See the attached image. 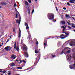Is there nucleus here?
Returning a JSON list of instances; mask_svg holds the SVG:
<instances>
[{
	"mask_svg": "<svg viewBox=\"0 0 75 75\" xmlns=\"http://www.w3.org/2000/svg\"><path fill=\"white\" fill-rule=\"evenodd\" d=\"M21 48L22 51L24 52L25 57H26V58H28V55L27 52H26L27 51V48L26 45L25 44H23L21 45Z\"/></svg>",
	"mask_w": 75,
	"mask_h": 75,
	"instance_id": "1",
	"label": "nucleus"
},
{
	"mask_svg": "<svg viewBox=\"0 0 75 75\" xmlns=\"http://www.w3.org/2000/svg\"><path fill=\"white\" fill-rule=\"evenodd\" d=\"M68 44L71 47L75 46V40L74 39H71L69 40Z\"/></svg>",
	"mask_w": 75,
	"mask_h": 75,
	"instance_id": "2",
	"label": "nucleus"
},
{
	"mask_svg": "<svg viewBox=\"0 0 75 75\" xmlns=\"http://www.w3.org/2000/svg\"><path fill=\"white\" fill-rule=\"evenodd\" d=\"M47 18L49 20H52L54 18V14L51 13H48L47 15Z\"/></svg>",
	"mask_w": 75,
	"mask_h": 75,
	"instance_id": "3",
	"label": "nucleus"
},
{
	"mask_svg": "<svg viewBox=\"0 0 75 75\" xmlns=\"http://www.w3.org/2000/svg\"><path fill=\"white\" fill-rule=\"evenodd\" d=\"M40 55H39L36 58V60L35 61V62H34V67L35 66L38 64V61H39V60H40Z\"/></svg>",
	"mask_w": 75,
	"mask_h": 75,
	"instance_id": "4",
	"label": "nucleus"
},
{
	"mask_svg": "<svg viewBox=\"0 0 75 75\" xmlns=\"http://www.w3.org/2000/svg\"><path fill=\"white\" fill-rule=\"evenodd\" d=\"M64 52H66L68 54H69L70 52H71V49L68 48V47H65L64 48Z\"/></svg>",
	"mask_w": 75,
	"mask_h": 75,
	"instance_id": "5",
	"label": "nucleus"
},
{
	"mask_svg": "<svg viewBox=\"0 0 75 75\" xmlns=\"http://www.w3.org/2000/svg\"><path fill=\"white\" fill-rule=\"evenodd\" d=\"M18 16L19 17V20H18L17 19L16 20V23H18L19 24H20V23L21 22V16H20V13H19V12H18Z\"/></svg>",
	"mask_w": 75,
	"mask_h": 75,
	"instance_id": "6",
	"label": "nucleus"
},
{
	"mask_svg": "<svg viewBox=\"0 0 75 75\" xmlns=\"http://www.w3.org/2000/svg\"><path fill=\"white\" fill-rule=\"evenodd\" d=\"M28 39H29V42H30V43H33V41L32 40V39H31V35L30 34H29L28 36Z\"/></svg>",
	"mask_w": 75,
	"mask_h": 75,
	"instance_id": "7",
	"label": "nucleus"
},
{
	"mask_svg": "<svg viewBox=\"0 0 75 75\" xmlns=\"http://www.w3.org/2000/svg\"><path fill=\"white\" fill-rule=\"evenodd\" d=\"M14 49H16V51H18H18H19V48H18V47H16V42H15L14 43Z\"/></svg>",
	"mask_w": 75,
	"mask_h": 75,
	"instance_id": "8",
	"label": "nucleus"
},
{
	"mask_svg": "<svg viewBox=\"0 0 75 75\" xmlns=\"http://www.w3.org/2000/svg\"><path fill=\"white\" fill-rule=\"evenodd\" d=\"M69 68L70 69H75V63L72 65H69Z\"/></svg>",
	"mask_w": 75,
	"mask_h": 75,
	"instance_id": "9",
	"label": "nucleus"
},
{
	"mask_svg": "<svg viewBox=\"0 0 75 75\" xmlns=\"http://www.w3.org/2000/svg\"><path fill=\"white\" fill-rule=\"evenodd\" d=\"M67 60H71V59L72 57H71V55H69L67 56Z\"/></svg>",
	"mask_w": 75,
	"mask_h": 75,
	"instance_id": "10",
	"label": "nucleus"
},
{
	"mask_svg": "<svg viewBox=\"0 0 75 75\" xmlns=\"http://www.w3.org/2000/svg\"><path fill=\"white\" fill-rule=\"evenodd\" d=\"M73 51L74 52V53L72 55V57L74 58L75 59V48L73 49Z\"/></svg>",
	"mask_w": 75,
	"mask_h": 75,
	"instance_id": "11",
	"label": "nucleus"
},
{
	"mask_svg": "<svg viewBox=\"0 0 75 75\" xmlns=\"http://www.w3.org/2000/svg\"><path fill=\"white\" fill-rule=\"evenodd\" d=\"M11 58V59L13 60V59H16V56L14 55V54L12 55Z\"/></svg>",
	"mask_w": 75,
	"mask_h": 75,
	"instance_id": "12",
	"label": "nucleus"
},
{
	"mask_svg": "<svg viewBox=\"0 0 75 75\" xmlns=\"http://www.w3.org/2000/svg\"><path fill=\"white\" fill-rule=\"evenodd\" d=\"M18 35L19 38H20V37H21V30L20 29H19V31L18 33Z\"/></svg>",
	"mask_w": 75,
	"mask_h": 75,
	"instance_id": "13",
	"label": "nucleus"
},
{
	"mask_svg": "<svg viewBox=\"0 0 75 75\" xmlns=\"http://www.w3.org/2000/svg\"><path fill=\"white\" fill-rule=\"evenodd\" d=\"M25 26H27L26 28V29H28L29 28V27H28V25L27 24V23H25Z\"/></svg>",
	"mask_w": 75,
	"mask_h": 75,
	"instance_id": "14",
	"label": "nucleus"
},
{
	"mask_svg": "<svg viewBox=\"0 0 75 75\" xmlns=\"http://www.w3.org/2000/svg\"><path fill=\"white\" fill-rule=\"evenodd\" d=\"M10 65H11L12 67H15V66L16 65V64H15L14 63H11Z\"/></svg>",
	"mask_w": 75,
	"mask_h": 75,
	"instance_id": "15",
	"label": "nucleus"
},
{
	"mask_svg": "<svg viewBox=\"0 0 75 75\" xmlns=\"http://www.w3.org/2000/svg\"><path fill=\"white\" fill-rule=\"evenodd\" d=\"M60 23L61 24H62V25H65V22L63 21H61Z\"/></svg>",
	"mask_w": 75,
	"mask_h": 75,
	"instance_id": "16",
	"label": "nucleus"
},
{
	"mask_svg": "<svg viewBox=\"0 0 75 75\" xmlns=\"http://www.w3.org/2000/svg\"><path fill=\"white\" fill-rule=\"evenodd\" d=\"M65 52L64 49V50L62 51V52L60 53V55H62V54H64Z\"/></svg>",
	"mask_w": 75,
	"mask_h": 75,
	"instance_id": "17",
	"label": "nucleus"
},
{
	"mask_svg": "<svg viewBox=\"0 0 75 75\" xmlns=\"http://www.w3.org/2000/svg\"><path fill=\"white\" fill-rule=\"evenodd\" d=\"M65 17H67V18H71V17H70V16H69V15H68V14H66L65 15Z\"/></svg>",
	"mask_w": 75,
	"mask_h": 75,
	"instance_id": "18",
	"label": "nucleus"
},
{
	"mask_svg": "<svg viewBox=\"0 0 75 75\" xmlns=\"http://www.w3.org/2000/svg\"><path fill=\"white\" fill-rule=\"evenodd\" d=\"M47 43V41L46 40H45L44 41V45H46V44Z\"/></svg>",
	"mask_w": 75,
	"mask_h": 75,
	"instance_id": "19",
	"label": "nucleus"
},
{
	"mask_svg": "<svg viewBox=\"0 0 75 75\" xmlns=\"http://www.w3.org/2000/svg\"><path fill=\"white\" fill-rule=\"evenodd\" d=\"M68 37V36L66 35L64 37H60V38H61V39H64V38H66V37Z\"/></svg>",
	"mask_w": 75,
	"mask_h": 75,
	"instance_id": "20",
	"label": "nucleus"
},
{
	"mask_svg": "<svg viewBox=\"0 0 75 75\" xmlns=\"http://www.w3.org/2000/svg\"><path fill=\"white\" fill-rule=\"evenodd\" d=\"M8 50V47H6L4 49V50Z\"/></svg>",
	"mask_w": 75,
	"mask_h": 75,
	"instance_id": "21",
	"label": "nucleus"
},
{
	"mask_svg": "<svg viewBox=\"0 0 75 75\" xmlns=\"http://www.w3.org/2000/svg\"><path fill=\"white\" fill-rule=\"evenodd\" d=\"M25 4L26 6H28L29 5V4H28V2H27V1H26L25 2Z\"/></svg>",
	"mask_w": 75,
	"mask_h": 75,
	"instance_id": "22",
	"label": "nucleus"
},
{
	"mask_svg": "<svg viewBox=\"0 0 75 75\" xmlns=\"http://www.w3.org/2000/svg\"><path fill=\"white\" fill-rule=\"evenodd\" d=\"M1 5H6V3L4 2H2L1 3Z\"/></svg>",
	"mask_w": 75,
	"mask_h": 75,
	"instance_id": "23",
	"label": "nucleus"
},
{
	"mask_svg": "<svg viewBox=\"0 0 75 75\" xmlns=\"http://www.w3.org/2000/svg\"><path fill=\"white\" fill-rule=\"evenodd\" d=\"M35 52L36 54H38V49H36L35 50Z\"/></svg>",
	"mask_w": 75,
	"mask_h": 75,
	"instance_id": "24",
	"label": "nucleus"
},
{
	"mask_svg": "<svg viewBox=\"0 0 75 75\" xmlns=\"http://www.w3.org/2000/svg\"><path fill=\"white\" fill-rule=\"evenodd\" d=\"M31 69V67H29L27 69H25V70H23V71H26V70H28L29 69Z\"/></svg>",
	"mask_w": 75,
	"mask_h": 75,
	"instance_id": "25",
	"label": "nucleus"
},
{
	"mask_svg": "<svg viewBox=\"0 0 75 75\" xmlns=\"http://www.w3.org/2000/svg\"><path fill=\"white\" fill-rule=\"evenodd\" d=\"M60 36H55L54 37V38H57V39H59V38H58V37H60Z\"/></svg>",
	"mask_w": 75,
	"mask_h": 75,
	"instance_id": "26",
	"label": "nucleus"
},
{
	"mask_svg": "<svg viewBox=\"0 0 75 75\" xmlns=\"http://www.w3.org/2000/svg\"><path fill=\"white\" fill-rule=\"evenodd\" d=\"M11 49V47H9L8 49V50L9 51H10Z\"/></svg>",
	"mask_w": 75,
	"mask_h": 75,
	"instance_id": "27",
	"label": "nucleus"
},
{
	"mask_svg": "<svg viewBox=\"0 0 75 75\" xmlns=\"http://www.w3.org/2000/svg\"><path fill=\"white\" fill-rule=\"evenodd\" d=\"M16 68L17 69H23V68L19 67H17Z\"/></svg>",
	"mask_w": 75,
	"mask_h": 75,
	"instance_id": "28",
	"label": "nucleus"
},
{
	"mask_svg": "<svg viewBox=\"0 0 75 75\" xmlns=\"http://www.w3.org/2000/svg\"><path fill=\"white\" fill-rule=\"evenodd\" d=\"M65 29H63V31H62V33H67L66 32H64V31H65Z\"/></svg>",
	"mask_w": 75,
	"mask_h": 75,
	"instance_id": "29",
	"label": "nucleus"
},
{
	"mask_svg": "<svg viewBox=\"0 0 75 75\" xmlns=\"http://www.w3.org/2000/svg\"><path fill=\"white\" fill-rule=\"evenodd\" d=\"M67 4L68 6H71V4H70L69 2L67 3Z\"/></svg>",
	"mask_w": 75,
	"mask_h": 75,
	"instance_id": "30",
	"label": "nucleus"
},
{
	"mask_svg": "<svg viewBox=\"0 0 75 75\" xmlns=\"http://www.w3.org/2000/svg\"><path fill=\"white\" fill-rule=\"evenodd\" d=\"M65 36V35L62 34L60 35V37H64Z\"/></svg>",
	"mask_w": 75,
	"mask_h": 75,
	"instance_id": "31",
	"label": "nucleus"
},
{
	"mask_svg": "<svg viewBox=\"0 0 75 75\" xmlns=\"http://www.w3.org/2000/svg\"><path fill=\"white\" fill-rule=\"evenodd\" d=\"M8 75H11V72L10 71L9 73H8Z\"/></svg>",
	"mask_w": 75,
	"mask_h": 75,
	"instance_id": "32",
	"label": "nucleus"
},
{
	"mask_svg": "<svg viewBox=\"0 0 75 75\" xmlns=\"http://www.w3.org/2000/svg\"><path fill=\"white\" fill-rule=\"evenodd\" d=\"M57 45L58 46H59L60 45H61V44H60V42H58L57 43Z\"/></svg>",
	"mask_w": 75,
	"mask_h": 75,
	"instance_id": "33",
	"label": "nucleus"
},
{
	"mask_svg": "<svg viewBox=\"0 0 75 75\" xmlns=\"http://www.w3.org/2000/svg\"><path fill=\"white\" fill-rule=\"evenodd\" d=\"M18 17V14H16V18H17Z\"/></svg>",
	"mask_w": 75,
	"mask_h": 75,
	"instance_id": "34",
	"label": "nucleus"
},
{
	"mask_svg": "<svg viewBox=\"0 0 75 75\" xmlns=\"http://www.w3.org/2000/svg\"><path fill=\"white\" fill-rule=\"evenodd\" d=\"M67 23L68 24V25H71V23H69V22H67Z\"/></svg>",
	"mask_w": 75,
	"mask_h": 75,
	"instance_id": "35",
	"label": "nucleus"
},
{
	"mask_svg": "<svg viewBox=\"0 0 75 75\" xmlns=\"http://www.w3.org/2000/svg\"><path fill=\"white\" fill-rule=\"evenodd\" d=\"M51 55H52V58H54V57H55V55H52V54H51Z\"/></svg>",
	"mask_w": 75,
	"mask_h": 75,
	"instance_id": "36",
	"label": "nucleus"
},
{
	"mask_svg": "<svg viewBox=\"0 0 75 75\" xmlns=\"http://www.w3.org/2000/svg\"><path fill=\"white\" fill-rule=\"evenodd\" d=\"M28 1L30 3H31V0H28Z\"/></svg>",
	"mask_w": 75,
	"mask_h": 75,
	"instance_id": "37",
	"label": "nucleus"
},
{
	"mask_svg": "<svg viewBox=\"0 0 75 75\" xmlns=\"http://www.w3.org/2000/svg\"><path fill=\"white\" fill-rule=\"evenodd\" d=\"M6 71L5 70L4 71H2L3 74H5V73H6Z\"/></svg>",
	"mask_w": 75,
	"mask_h": 75,
	"instance_id": "38",
	"label": "nucleus"
},
{
	"mask_svg": "<svg viewBox=\"0 0 75 75\" xmlns=\"http://www.w3.org/2000/svg\"><path fill=\"white\" fill-rule=\"evenodd\" d=\"M16 61H17L18 62H20V60H18L17 59H16Z\"/></svg>",
	"mask_w": 75,
	"mask_h": 75,
	"instance_id": "39",
	"label": "nucleus"
},
{
	"mask_svg": "<svg viewBox=\"0 0 75 75\" xmlns=\"http://www.w3.org/2000/svg\"><path fill=\"white\" fill-rule=\"evenodd\" d=\"M69 2L71 3H73L74 4V2L73 1H70Z\"/></svg>",
	"mask_w": 75,
	"mask_h": 75,
	"instance_id": "40",
	"label": "nucleus"
},
{
	"mask_svg": "<svg viewBox=\"0 0 75 75\" xmlns=\"http://www.w3.org/2000/svg\"><path fill=\"white\" fill-rule=\"evenodd\" d=\"M23 62H24V63H25H25H26V62L24 60H23Z\"/></svg>",
	"mask_w": 75,
	"mask_h": 75,
	"instance_id": "41",
	"label": "nucleus"
},
{
	"mask_svg": "<svg viewBox=\"0 0 75 75\" xmlns=\"http://www.w3.org/2000/svg\"><path fill=\"white\" fill-rule=\"evenodd\" d=\"M69 33H65V35H69Z\"/></svg>",
	"mask_w": 75,
	"mask_h": 75,
	"instance_id": "42",
	"label": "nucleus"
},
{
	"mask_svg": "<svg viewBox=\"0 0 75 75\" xmlns=\"http://www.w3.org/2000/svg\"><path fill=\"white\" fill-rule=\"evenodd\" d=\"M56 9L57 11H58V8H57V7H56Z\"/></svg>",
	"mask_w": 75,
	"mask_h": 75,
	"instance_id": "43",
	"label": "nucleus"
},
{
	"mask_svg": "<svg viewBox=\"0 0 75 75\" xmlns=\"http://www.w3.org/2000/svg\"><path fill=\"white\" fill-rule=\"evenodd\" d=\"M36 45H38V41H37L36 42Z\"/></svg>",
	"mask_w": 75,
	"mask_h": 75,
	"instance_id": "44",
	"label": "nucleus"
},
{
	"mask_svg": "<svg viewBox=\"0 0 75 75\" xmlns=\"http://www.w3.org/2000/svg\"><path fill=\"white\" fill-rule=\"evenodd\" d=\"M34 10L33 9L32 10V14L34 13Z\"/></svg>",
	"mask_w": 75,
	"mask_h": 75,
	"instance_id": "45",
	"label": "nucleus"
},
{
	"mask_svg": "<svg viewBox=\"0 0 75 75\" xmlns=\"http://www.w3.org/2000/svg\"><path fill=\"white\" fill-rule=\"evenodd\" d=\"M67 28V26H65L63 30H65L66 28Z\"/></svg>",
	"mask_w": 75,
	"mask_h": 75,
	"instance_id": "46",
	"label": "nucleus"
},
{
	"mask_svg": "<svg viewBox=\"0 0 75 75\" xmlns=\"http://www.w3.org/2000/svg\"><path fill=\"white\" fill-rule=\"evenodd\" d=\"M8 41H9V39H8L7 40L6 42V43L8 42Z\"/></svg>",
	"mask_w": 75,
	"mask_h": 75,
	"instance_id": "47",
	"label": "nucleus"
},
{
	"mask_svg": "<svg viewBox=\"0 0 75 75\" xmlns=\"http://www.w3.org/2000/svg\"><path fill=\"white\" fill-rule=\"evenodd\" d=\"M49 38H54L52 37H50Z\"/></svg>",
	"mask_w": 75,
	"mask_h": 75,
	"instance_id": "48",
	"label": "nucleus"
},
{
	"mask_svg": "<svg viewBox=\"0 0 75 75\" xmlns=\"http://www.w3.org/2000/svg\"><path fill=\"white\" fill-rule=\"evenodd\" d=\"M13 32H14V33H15V32H16V31L15 30V28H13Z\"/></svg>",
	"mask_w": 75,
	"mask_h": 75,
	"instance_id": "49",
	"label": "nucleus"
},
{
	"mask_svg": "<svg viewBox=\"0 0 75 75\" xmlns=\"http://www.w3.org/2000/svg\"><path fill=\"white\" fill-rule=\"evenodd\" d=\"M23 41H21V42L20 43L21 44H23Z\"/></svg>",
	"mask_w": 75,
	"mask_h": 75,
	"instance_id": "50",
	"label": "nucleus"
},
{
	"mask_svg": "<svg viewBox=\"0 0 75 75\" xmlns=\"http://www.w3.org/2000/svg\"><path fill=\"white\" fill-rule=\"evenodd\" d=\"M68 27L69 28V29H71V28L70 26H68Z\"/></svg>",
	"mask_w": 75,
	"mask_h": 75,
	"instance_id": "51",
	"label": "nucleus"
},
{
	"mask_svg": "<svg viewBox=\"0 0 75 75\" xmlns=\"http://www.w3.org/2000/svg\"><path fill=\"white\" fill-rule=\"evenodd\" d=\"M64 27H65L64 26H62L61 27V28H64Z\"/></svg>",
	"mask_w": 75,
	"mask_h": 75,
	"instance_id": "52",
	"label": "nucleus"
},
{
	"mask_svg": "<svg viewBox=\"0 0 75 75\" xmlns=\"http://www.w3.org/2000/svg\"><path fill=\"white\" fill-rule=\"evenodd\" d=\"M14 6H15V7H16L17 6V4H15Z\"/></svg>",
	"mask_w": 75,
	"mask_h": 75,
	"instance_id": "53",
	"label": "nucleus"
},
{
	"mask_svg": "<svg viewBox=\"0 0 75 75\" xmlns=\"http://www.w3.org/2000/svg\"><path fill=\"white\" fill-rule=\"evenodd\" d=\"M71 27L73 28H75V26L74 25H72Z\"/></svg>",
	"mask_w": 75,
	"mask_h": 75,
	"instance_id": "54",
	"label": "nucleus"
},
{
	"mask_svg": "<svg viewBox=\"0 0 75 75\" xmlns=\"http://www.w3.org/2000/svg\"><path fill=\"white\" fill-rule=\"evenodd\" d=\"M28 14L29 15H30V10H29L28 11Z\"/></svg>",
	"mask_w": 75,
	"mask_h": 75,
	"instance_id": "55",
	"label": "nucleus"
},
{
	"mask_svg": "<svg viewBox=\"0 0 75 75\" xmlns=\"http://www.w3.org/2000/svg\"><path fill=\"white\" fill-rule=\"evenodd\" d=\"M53 21L54 23H55V22H56V20H55V21H54V19L53 20Z\"/></svg>",
	"mask_w": 75,
	"mask_h": 75,
	"instance_id": "56",
	"label": "nucleus"
},
{
	"mask_svg": "<svg viewBox=\"0 0 75 75\" xmlns=\"http://www.w3.org/2000/svg\"><path fill=\"white\" fill-rule=\"evenodd\" d=\"M34 41H36H36H37V39H34Z\"/></svg>",
	"mask_w": 75,
	"mask_h": 75,
	"instance_id": "57",
	"label": "nucleus"
},
{
	"mask_svg": "<svg viewBox=\"0 0 75 75\" xmlns=\"http://www.w3.org/2000/svg\"><path fill=\"white\" fill-rule=\"evenodd\" d=\"M16 11V12H17V13H18V11H17V9L16 10H15Z\"/></svg>",
	"mask_w": 75,
	"mask_h": 75,
	"instance_id": "58",
	"label": "nucleus"
},
{
	"mask_svg": "<svg viewBox=\"0 0 75 75\" xmlns=\"http://www.w3.org/2000/svg\"><path fill=\"white\" fill-rule=\"evenodd\" d=\"M63 9H64V10H66V8H65V7H64L63 8Z\"/></svg>",
	"mask_w": 75,
	"mask_h": 75,
	"instance_id": "59",
	"label": "nucleus"
},
{
	"mask_svg": "<svg viewBox=\"0 0 75 75\" xmlns=\"http://www.w3.org/2000/svg\"><path fill=\"white\" fill-rule=\"evenodd\" d=\"M23 40H24V39H23V38L21 39V41H23Z\"/></svg>",
	"mask_w": 75,
	"mask_h": 75,
	"instance_id": "60",
	"label": "nucleus"
},
{
	"mask_svg": "<svg viewBox=\"0 0 75 75\" xmlns=\"http://www.w3.org/2000/svg\"><path fill=\"white\" fill-rule=\"evenodd\" d=\"M19 61H20L19 62L20 63H21V62H22V61L21 60H19Z\"/></svg>",
	"mask_w": 75,
	"mask_h": 75,
	"instance_id": "61",
	"label": "nucleus"
},
{
	"mask_svg": "<svg viewBox=\"0 0 75 75\" xmlns=\"http://www.w3.org/2000/svg\"><path fill=\"white\" fill-rule=\"evenodd\" d=\"M2 72V71L0 69V72Z\"/></svg>",
	"mask_w": 75,
	"mask_h": 75,
	"instance_id": "62",
	"label": "nucleus"
},
{
	"mask_svg": "<svg viewBox=\"0 0 75 75\" xmlns=\"http://www.w3.org/2000/svg\"><path fill=\"white\" fill-rule=\"evenodd\" d=\"M73 19H74V20H75V18H74V17H72Z\"/></svg>",
	"mask_w": 75,
	"mask_h": 75,
	"instance_id": "63",
	"label": "nucleus"
},
{
	"mask_svg": "<svg viewBox=\"0 0 75 75\" xmlns=\"http://www.w3.org/2000/svg\"><path fill=\"white\" fill-rule=\"evenodd\" d=\"M28 10H29H29H30V9H27V11H28Z\"/></svg>",
	"mask_w": 75,
	"mask_h": 75,
	"instance_id": "64",
	"label": "nucleus"
}]
</instances>
